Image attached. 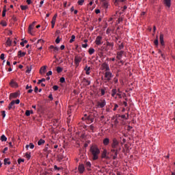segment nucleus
<instances>
[{"mask_svg": "<svg viewBox=\"0 0 175 175\" xmlns=\"http://www.w3.org/2000/svg\"><path fill=\"white\" fill-rule=\"evenodd\" d=\"M27 43H28V41L27 40H24V41H23V42H21V46H22L23 47H24V44H27Z\"/></svg>", "mask_w": 175, "mask_h": 175, "instance_id": "obj_39", "label": "nucleus"}, {"mask_svg": "<svg viewBox=\"0 0 175 175\" xmlns=\"http://www.w3.org/2000/svg\"><path fill=\"white\" fill-rule=\"evenodd\" d=\"M97 105H98V107H100V109H103V107H105V106H106V100H103L100 102L98 101L97 103Z\"/></svg>", "mask_w": 175, "mask_h": 175, "instance_id": "obj_7", "label": "nucleus"}, {"mask_svg": "<svg viewBox=\"0 0 175 175\" xmlns=\"http://www.w3.org/2000/svg\"><path fill=\"white\" fill-rule=\"evenodd\" d=\"M1 24L3 27H6V25H8V23L5 21L1 22Z\"/></svg>", "mask_w": 175, "mask_h": 175, "instance_id": "obj_51", "label": "nucleus"}, {"mask_svg": "<svg viewBox=\"0 0 175 175\" xmlns=\"http://www.w3.org/2000/svg\"><path fill=\"white\" fill-rule=\"evenodd\" d=\"M44 151V152H47V154H50V152H51V150H49V144L45 146Z\"/></svg>", "mask_w": 175, "mask_h": 175, "instance_id": "obj_23", "label": "nucleus"}, {"mask_svg": "<svg viewBox=\"0 0 175 175\" xmlns=\"http://www.w3.org/2000/svg\"><path fill=\"white\" fill-rule=\"evenodd\" d=\"M87 120H88V121H90V122H94V118H90V117H88Z\"/></svg>", "mask_w": 175, "mask_h": 175, "instance_id": "obj_56", "label": "nucleus"}, {"mask_svg": "<svg viewBox=\"0 0 175 175\" xmlns=\"http://www.w3.org/2000/svg\"><path fill=\"white\" fill-rule=\"evenodd\" d=\"M104 77L105 80H106L105 83H110V81L111 79H113V77H114V75L110 71H105Z\"/></svg>", "mask_w": 175, "mask_h": 175, "instance_id": "obj_2", "label": "nucleus"}, {"mask_svg": "<svg viewBox=\"0 0 175 175\" xmlns=\"http://www.w3.org/2000/svg\"><path fill=\"white\" fill-rule=\"evenodd\" d=\"M10 161H9V159H4V165H10Z\"/></svg>", "mask_w": 175, "mask_h": 175, "instance_id": "obj_32", "label": "nucleus"}, {"mask_svg": "<svg viewBox=\"0 0 175 175\" xmlns=\"http://www.w3.org/2000/svg\"><path fill=\"white\" fill-rule=\"evenodd\" d=\"M88 53H89L90 55H92V54H94V53H95V49L94 48H90Z\"/></svg>", "mask_w": 175, "mask_h": 175, "instance_id": "obj_27", "label": "nucleus"}, {"mask_svg": "<svg viewBox=\"0 0 175 175\" xmlns=\"http://www.w3.org/2000/svg\"><path fill=\"white\" fill-rule=\"evenodd\" d=\"M164 5H165V6H167V8H170V0H164Z\"/></svg>", "mask_w": 175, "mask_h": 175, "instance_id": "obj_21", "label": "nucleus"}, {"mask_svg": "<svg viewBox=\"0 0 175 175\" xmlns=\"http://www.w3.org/2000/svg\"><path fill=\"white\" fill-rule=\"evenodd\" d=\"M76 39V36L75 35H72L71 36V39L70 40V43H73V41Z\"/></svg>", "mask_w": 175, "mask_h": 175, "instance_id": "obj_36", "label": "nucleus"}, {"mask_svg": "<svg viewBox=\"0 0 175 175\" xmlns=\"http://www.w3.org/2000/svg\"><path fill=\"white\" fill-rule=\"evenodd\" d=\"M6 112L5 111H1V115H2V117L3 118H5V117H6Z\"/></svg>", "mask_w": 175, "mask_h": 175, "instance_id": "obj_48", "label": "nucleus"}, {"mask_svg": "<svg viewBox=\"0 0 175 175\" xmlns=\"http://www.w3.org/2000/svg\"><path fill=\"white\" fill-rule=\"evenodd\" d=\"M95 13H96V14H99V13H100V10H99V9L95 10Z\"/></svg>", "mask_w": 175, "mask_h": 175, "instance_id": "obj_57", "label": "nucleus"}, {"mask_svg": "<svg viewBox=\"0 0 175 175\" xmlns=\"http://www.w3.org/2000/svg\"><path fill=\"white\" fill-rule=\"evenodd\" d=\"M82 83H83L84 85H90L91 84V81H88L87 79L83 78L82 79Z\"/></svg>", "mask_w": 175, "mask_h": 175, "instance_id": "obj_14", "label": "nucleus"}, {"mask_svg": "<svg viewBox=\"0 0 175 175\" xmlns=\"http://www.w3.org/2000/svg\"><path fill=\"white\" fill-rule=\"evenodd\" d=\"M60 42H61V39H59V37L58 36L55 40V43L58 44V43H59Z\"/></svg>", "mask_w": 175, "mask_h": 175, "instance_id": "obj_46", "label": "nucleus"}, {"mask_svg": "<svg viewBox=\"0 0 175 175\" xmlns=\"http://www.w3.org/2000/svg\"><path fill=\"white\" fill-rule=\"evenodd\" d=\"M25 116H27V117H29V116H31V111L27 110L25 112Z\"/></svg>", "mask_w": 175, "mask_h": 175, "instance_id": "obj_44", "label": "nucleus"}, {"mask_svg": "<svg viewBox=\"0 0 175 175\" xmlns=\"http://www.w3.org/2000/svg\"><path fill=\"white\" fill-rule=\"evenodd\" d=\"M1 142H6L8 140V138L6 137V136H5V135H3L1 137Z\"/></svg>", "mask_w": 175, "mask_h": 175, "instance_id": "obj_31", "label": "nucleus"}, {"mask_svg": "<svg viewBox=\"0 0 175 175\" xmlns=\"http://www.w3.org/2000/svg\"><path fill=\"white\" fill-rule=\"evenodd\" d=\"M44 81H46V79L42 78V79L38 80V84H41V83H43Z\"/></svg>", "mask_w": 175, "mask_h": 175, "instance_id": "obj_43", "label": "nucleus"}, {"mask_svg": "<svg viewBox=\"0 0 175 175\" xmlns=\"http://www.w3.org/2000/svg\"><path fill=\"white\" fill-rule=\"evenodd\" d=\"M118 152V148H111V153L114 154V153Z\"/></svg>", "mask_w": 175, "mask_h": 175, "instance_id": "obj_30", "label": "nucleus"}, {"mask_svg": "<svg viewBox=\"0 0 175 175\" xmlns=\"http://www.w3.org/2000/svg\"><path fill=\"white\" fill-rule=\"evenodd\" d=\"M117 89H113L111 90V96H113V98H114V96H116V95H117Z\"/></svg>", "mask_w": 175, "mask_h": 175, "instance_id": "obj_25", "label": "nucleus"}, {"mask_svg": "<svg viewBox=\"0 0 175 175\" xmlns=\"http://www.w3.org/2000/svg\"><path fill=\"white\" fill-rule=\"evenodd\" d=\"M38 91H39V88H38V86H36L34 88V92H38Z\"/></svg>", "mask_w": 175, "mask_h": 175, "instance_id": "obj_61", "label": "nucleus"}, {"mask_svg": "<svg viewBox=\"0 0 175 175\" xmlns=\"http://www.w3.org/2000/svg\"><path fill=\"white\" fill-rule=\"evenodd\" d=\"M14 105H16V101L12 100L8 105V110H12V109H14Z\"/></svg>", "mask_w": 175, "mask_h": 175, "instance_id": "obj_13", "label": "nucleus"}, {"mask_svg": "<svg viewBox=\"0 0 175 175\" xmlns=\"http://www.w3.org/2000/svg\"><path fill=\"white\" fill-rule=\"evenodd\" d=\"M120 117H121L123 119L128 120L129 114L127 113V118H126V116H125V115H122Z\"/></svg>", "mask_w": 175, "mask_h": 175, "instance_id": "obj_49", "label": "nucleus"}, {"mask_svg": "<svg viewBox=\"0 0 175 175\" xmlns=\"http://www.w3.org/2000/svg\"><path fill=\"white\" fill-rule=\"evenodd\" d=\"M122 49H124V44L122 43L119 45L118 50H122Z\"/></svg>", "mask_w": 175, "mask_h": 175, "instance_id": "obj_45", "label": "nucleus"}, {"mask_svg": "<svg viewBox=\"0 0 175 175\" xmlns=\"http://www.w3.org/2000/svg\"><path fill=\"white\" fill-rule=\"evenodd\" d=\"M32 68L31 67H27L26 73H31Z\"/></svg>", "mask_w": 175, "mask_h": 175, "instance_id": "obj_42", "label": "nucleus"}, {"mask_svg": "<svg viewBox=\"0 0 175 175\" xmlns=\"http://www.w3.org/2000/svg\"><path fill=\"white\" fill-rule=\"evenodd\" d=\"M103 37L100 36H98L96 38L95 43L97 46H100L103 44V42L102 41Z\"/></svg>", "mask_w": 175, "mask_h": 175, "instance_id": "obj_6", "label": "nucleus"}, {"mask_svg": "<svg viewBox=\"0 0 175 175\" xmlns=\"http://www.w3.org/2000/svg\"><path fill=\"white\" fill-rule=\"evenodd\" d=\"M29 147L32 150L35 148V145H33L32 143H30Z\"/></svg>", "mask_w": 175, "mask_h": 175, "instance_id": "obj_47", "label": "nucleus"}, {"mask_svg": "<svg viewBox=\"0 0 175 175\" xmlns=\"http://www.w3.org/2000/svg\"><path fill=\"white\" fill-rule=\"evenodd\" d=\"M21 162H24V159H18V165H20V163H21Z\"/></svg>", "mask_w": 175, "mask_h": 175, "instance_id": "obj_59", "label": "nucleus"}, {"mask_svg": "<svg viewBox=\"0 0 175 175\" xmlns=\"http://www.w3.org/2000/svg\"><path fill=\"white\" fill-rule=\"evenodd\" d=\"M49 49H51V50H53L54 53H58V50H59V47L54 46V45H51Z\"/></svg>", "mask_w": 175, "mask_h": 175, "instance_id": "obj_16", "label": "nucleus"}, {"mask_svg": "<svg viewBox=\"0 0 175 175\" xmlns=\"http://www.w3.org/2000/svg\"><path fill=\"white\" fill-rule=\"evenodd\" d=\"M122 54H124V51H120L119 52H117V59L121 60V58H122Z\"/></svg>", "mask_w": 175, "mask_h": 175, "instance_id": "obj_12", "label": "nucleus"}, {"mask_svg": "<svg viewBox=\"0 0 175 175\" xmlns=\"http://www.w3.org/2000/svg\"><path fill=\"white\" fill-rule=\"evenodd\" d=\"M103 144L104 146H109V144H110V139L105 138L103 141Z\"/></svg>", "mask_w": 175, "mask_h": 175, "instance_id": "obj_15", "label": "nucleus"}, {"mask_svg": "<svg viewBox=\"0 0 175 175\" xmlns=\"http://www.w3.org/2000/svg\"><path fill=\"white\" fill-rule=\"evenodd\" d=\"M82 47H83V49H87V47H88V44H82Z\"/></svg>", "mask_w": 175, "mask_h": 175, "instance_id": "obj_58", "label": "nucleus"}, {"mask_svg": "<svg viewBox=\"0 0 175 175\" xmlns=\"http://www.w3.org/2000/svg\"><path fill=\"white\" fill-rule=\"evenodd\" d=\"M6 151H8V147H5L3 150V154H5L6 153Z\"/></svg>", "mask_w": 175, "mask_h": 175, "instance_id": "obj_62", "label": "nucleus"}, {"mask_svg": "<svg viewBox=\"0 0 175 175\" xmlns=\"http://www.w3.org/2000/svg\"><path fill=\"white\" fill-rule=\"evenodd\" d=\"M78 170L79 173H81V174L84 173V170H85V167H84V164H79L78 167Z\"/></svg>", "mask_w": 175, "mask_h": 175, "instance_id": "obj_8", "label": "nucleus"}, {"mask_svg": "<svg viewBox=\"0 0 175 175\" xmlns=\"http://www.w3.org/2000/svg\"><path fill=\"white\" fill-rule=\"evenodd\" d=\"M51 75H53V72H52V71H49V72L46 73V76H51Z\"/></svg>", "mask_w": 175, "mask_h": 175, "instance_id": "obj_60", "label": "nucleus"}, {"mask_svg": "<svg viewBox=\"0 0 175 175\" xmlns=\"http://www.w3.org/2000/svg\"><path fill=\"white\" fill-rule=\"evenodd\" d=\"M103 5L104 8H105V9H107V8H109V3L105 0L103 1Z\"/></svg>", "mask_w": 175, "mask_h": 175, "instance_id": "obj_26", "label": "nucleus"}, {"mask_svg": "<svg viewBox=\"0 0 175 175\" xmlns=\"http://www.w3.org/2000/svg\"><path fill=\"white\" fill-rule=\"evenodd\" d=\"M102 70H105V72H109L110 71V67L109 66V64L107 62H104L101 65Z\"/></svg>", "mask_w": 175, "mask_h": 175, "instance_id": "obj_4", "label": "nucleus"}, {"mask_svg": "<svg viewBox=\"0 0 175 175\" xmlns=\"http://www.w3.org/2000/svg\"><path fill=\"white\" fill-rule=\"evenodd\" d=\"M89 129H90V131H92V132L94 133V132H95L94 131V129H95V126H94V124H91L90 126H89Z\"/></svg>", "mask_w": 175, "mask_h": 175, "instance_id": "obj_34", "label": "nucleus"}, {"mask_svg": "<svg viewBox=\"0 0 175 175\" xmlns=\"http://www.w3.org/2000/svg\"><path fill=\"white\" fill-rule=\"evenodd\" d=\"M49 99H51V100H53V99H54L53 98V94H49Z\"/></svg>", "mask_w": 175, "mask_h": 175, "instance_id": "obj_64", "label": "nucleus"}, {"mask_svg": "<svg viewBox=\"0 0 175 175\" xmlns=\"http://www.w3.org/2000/svg\"><path fill=\"white\" fill-rule=\"evenodd\" d=\"M117 109H118V105H117V104H115V105H114V108H113V111H116V110H117Z\"/></svg>", "mask_w": 175, "mask_h": 175, "instance_id": "obj_55", "label": "nucleus"}, {"mask_svg": "<svg viewBox=\"0 0 175 175\" xmlns=\"http://www.w3.org/2000/svg\"><path fill=\"white\" fill-rule=\"evenodd\" d=\"M46 66L41 67V68L40 69V75H44V73H46Z\"/></svg>", "mask_w": 175, "mask_h": 175, "instance_id": "obj_17", "label": "nucleus"}, {"mask_svg": "<svg viewBox=\"0 0 175 175\" xmlns=\"http://www.w3.org/2000/svg\"><path fill=\"white\" fill-rule=\"evenodd\" d=\"M78 5L80 6H83V4L84 3V0H79L77 2Z\"/></svg>", "mask_w": 175, "mask_h": 175, "instance_id": "obj_37", "label": "nucleus"}, {"mask_svg": "<svg viewBox=\"0 0 175 175\" xmlns=\"http://www.w3.org/2000/svg\"><path fill=\"white\" fill-rule=\"evenodd\" d=\"M90 152L92 157L93 161H96L99 159V154H100V149L96 144H92L90 148Z\"/></svg>", "mask_w": 175, "mask_h": 175, "instance_id": "obj_1", "label": "nucleus"}, {"mask_svg": "<svg viewBox=\"0 0 175 175\" xmlns=\"http://www.w3.org/2000/svg\"><path fill=\"white\" fill-rule=\"evenodd\" d=\"M33 27H35V25L31 24L29 26L28 32L29 33H31V29H33Z\"/></svg>", "mask_w": 175, "mask_h": 175, "instance_id": "obj_29", "label": "nucleus"}, {"mask_svg": "<svg viewBox=\"0 0 175 175\" xmlns=\"http://www.w3.org/2000/svg\"><path fill=\"white\" fill-rule=\"evenodd\" d=\"M101 158L104 159H107L109 157H107V150L104 149L102 154H101Z\"/></svg>", "mask_w": 175, "mask_h": 175, "instance_id": "obj_9", "label": "nucleus"}, {"mask_svg": "<svg viewBox=\"0 0 175 175\" xmlns=\"http://www.w3.org/2000/svg\"><path fill=\"white\" fill-rule=\"evenodd\" d=\"M84 70H85L86 75H90V70H91V67H88V66H86L84 68Z\"/></svg>", "mask_w": 175, "mask_h": 175, "instance_id": "obj_22", "label": "nucleus"}, {"mask_svg": "<svg viewBox=\"0 0 175 175\" xmlns=\"http://www.w3.org/2000/svg\"><path fill=\"white\" fill-rule=\"evenodd\" d=\"M58 88H59L58 85H54L53 87V89L54 90V91H57Z\"/></svg>", "mask_w": 175, "mask_h": 175, "instance_id": "obj_54", "label": "nucleus"}, {"mask_svg": "<svg viewBox=\"0 0 175 175\" xmlns=\"http://www.w3.org/2000/svg\"><path fill=\"white\" fill-rule=\"evenodd\" d=\"M154 44H155V46H158V44H159V42L158 41V36H157V38L154 40Z\"/></svg>", "mask_w": 175, "mask_h": 175, "instance_id": "obj_38", "label": "nucleus"}, {"mask_svg": "<svg viewBox=\"0 0 175 175\" xmlns=\"http://www.w3.org/2000/svg\"><path fill=\"white\" fill-rule=\"evenodd\" d=\"M60 83H65V78L64 77H61L59 79Z\"/></svg>", "mask_w": 175, "mask_h": 175, "instance_id": "obj_50", "label": "nucleus"}, {"mask_svg": "<svg viewBox=\"0 0 175 175\" xmlns=\"http://www.w3.org/2000/svg\"><path fill=\"white\" fill-rule=\"evenodd\" d=\"M18 95H20L18 94V92H14V93H11L10 94V99L12 100V99H16V98H17V96H18Z\"/></svg>", "mask_w": 175, "mask_h": 175, "instance_id": "obj_10", "label": "nucleus"}, {"mask_svg": "<svg viewBox=\"0 0 175 175\" xmlns=\"http://www.w3.org/2000/svg\"><path fill=\"white\" fill-rule=\"evenodd\" d=\"M27 54V53H25V52H23V51H19L18 52V57H19V58H21V57H25V55Z\"/></svg>", "mask_w": 175, "mask_h": 175, "instance_id": "obj_18", "label": "nucleus"}, {"mask_svg": "<svg viewBox=\"0 0 175 175\" xmlns=\"http://www.w3.org/2000/svg\"><path fill=\"white\" fill-rule=\"evenodd\" d=\"M15 101L16 105H18L20 103V100L16 99Z\"/></svg>", "mask_w": 175, "mask_h": 175, "instance_id": "obj_63", "label": "nucleus"}, {"mask_svg": "<svg viewBox=\"0 0 175 175\" xmlns=\"http://www.w3.org/2000/svg\"><path fill=\"white\" fill-rule=\"evenodd\" d=\"M100 92H101V95H102V96L105 95V89H101V90H100Z\"/></svg>", "mask_w": 175, "mask_h": 175, "instance_id": "obj_53", "label": "nucleus"}, {"mask_svg": "<svg viewBox=\"0 0 175 175\" xmlns=\"http://www.w3.org/2000/svg\"><path fill=\"white\" fill-rule=\"evenodd\" d=\"M10 87H12V88H17L18 87V84L16 83V81L12 80L10 83Z\"/></svg>", "mask_w": 175, "mask_h": 175, "instance_id": "obj_11", "label": "nucleus"}, {"mask_svg": "<svg viewBox=\"0 0 175 175\" xmlns=\"http://www.w3.org/2000/svg\"><path fill=\"white\" fill-rule=\"evenodd\" d=\"M85 167H86L87 170H88V171L91 170V162L87 161L85 163Z\"/></svg>", "mask_w": 175, "mask_h": 175, "instance_id": "obj_19", "label": "nucleus"}, {"mask_svg": "<svg viewBox=\"0 0 175 175\" xmlns=\"http://www.w3.org/2000/svg\"><path fill=\"white\" fill-rule=\"evenodd\" d=\"M21 10H27L28 9V5H21Z\"/></svg>", "mask_w": 175, "mask_h": 175, "instance_id": "obj_35", "label": "nucleus"}, {"mask_svg": "<svg viewBox=\"0 0 175 175\" xmlns=\"http://www.w3.org/2000/svg\"><path fill=\"white\" fill-rule=\"evenodd\" d=\"M81 59H83V58L80 55H76L75 57V64L77 66H79L80 62H81Z\"/></svg>", "mask_w": 175, "mask_h": 175, "instance_id": "obj_5", "label": "nucleus"}, {"mask_svg": "<svg viewBox=\"0 0 175 175\" xmlns=\"http://www.w3.org/2000/svg\"><path fill=\"white\" fill-rule=\"evenodd\" d=\"M0 59H5V55L3 53H1V56H0Z\"/></svg>", "mask_w": 175, "mask_h": 175, "instance_id": "obj_52", "label": "nucleus"}, {"mask_svg": "<svg viewBox=\"0 0 175 175\" xmlns=\"http://www.w3.org/2000/svg\"><path fill=\"white\" fill-rule=\"evenodd\" d=\"M160 43L161 46H163L165 44V42L163 41V34L162 33H160Z\"/></svg>", "mask_w": 175, "mask_h": 175, "instance_id": "obj_20", "label": "nucleus"}, {"mask_svg": "<svg viewBox=\"0 0 175 175\" xmlns=\"http://www.w3.org/2000/svg\"><path fill=\"white\" fill-rule=\"evenodd\" d=\"M44 143H46V142H45L43 139H40L38 142V146H42V144H44Z\"/></svg>", "mask_w": 175, "mask_h": 175, "instance_id": "obj_28", "label": "nucleus"}, {"mask_svg": "<svg viewBox=\"0 0 175 175\" xmlns=\"http://www.w3.org/2000/svg\"><path fill=\"white\" fill-rule=\"evenodd\" d=\"M118 146H120L118 139H117V138H113L111 144V148H118Z\"/></svg>", "mask_w": 175, "mask_h": 175, "instance_id": "obj_3", "label": "nucleus"}, {"mask_svg": "<svg viewBox=\"0 0 175 175\" xmlns=\"http://www.w3.org/2000/svg\"><path fill=\"white\" fill-rule=\"evenodd\" d=\"M107 46L111 47V50H113V47H114V42H107Z\"/></svg>", "mask_w": 175, "mask_h": 175, "instance_id": "obj_24", "label": "nucleus"}, {"mask_svg": "<svg viewBox=\"0 0 175 175\" xmlns=\"http://www.w3.org/2000/svg\"><path fill=\"white\" fill-rule=\"evenodd\" d=\"M6 44L8 46H12V40H10V38H8Z\"/></svg>", "mask_w": 175, "mask_h": 175, "instance_id": "obj_33", "label": "nucleus"}, {"mask_svg": "<svg viewBox=\"0 0 175 175\" xmlns=\"http://www.w3.org/2000/svg\"><path fill=\"white\" fill-rule=\"evenodd\" d=\"M57 73H61V72H62V68L59 66L57 67Z\"/></svg>", "mask_w": 175, "mask_h": 175, "instance_id": "obj_40", "label": "nucleus"}, {"mask_svg": "<svg viewBox=\"0 0 175 175\" xmlns=\"http://www.w3.org/2000/svg\"><path fill=\"white\" fill-rule=\"evenodd\" d=\"M25 157H26V158H27V159H31V153L27 152V153L25 154Z\"/></svg>", "mask_w": 175, "mask_h": 175, "instance_id": "obj_41", "label": "nucleus"}]
</instances>
